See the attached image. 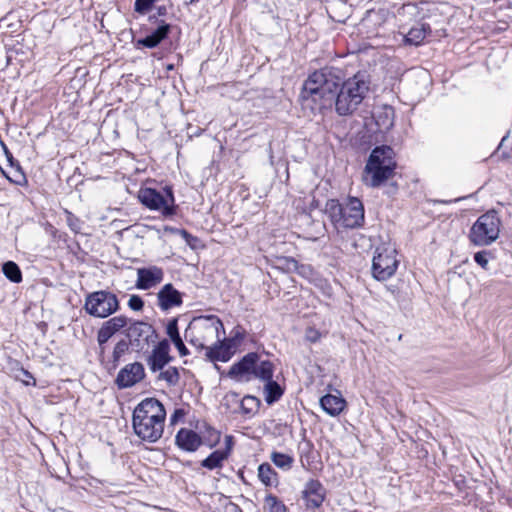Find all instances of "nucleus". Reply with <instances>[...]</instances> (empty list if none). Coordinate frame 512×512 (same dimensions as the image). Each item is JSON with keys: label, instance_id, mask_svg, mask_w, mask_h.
<instances>
[{"label": "nucleus", "instance_id": "dca6fc26", "mask_svg": "<svg viewBox=\"0 0 512 512\" xmlns=\"http://www.w3.org/2000/svg\"><path fill=\"white\" fill-rule=\"evenodd\" d=\"M308 508L316 509L321 506L325 498V490L320 482L311 480L306 484L303 492Z\"/></svg>", "mask_w": 512, "mask_h": 512}, {"label": "nucleus", "instance_id": "423d86ee", "mask_svg": "<svg viewBox=\"0 0 512 512\" xmlns=\"http://www.w3.org/2000/svg\"><path fill=\"white\" fill-rule=\"evenodd\" d=\"M326 213L336 226L355 228L364 221V208L357 198H349L341 205L336 200H329L326 204Z\"/></svg>", "mask_w": 512, "mask_h": 512}, {"label": "nucleus", "instance_id": "6e6552de", "mask_svg": "<svg viewBox=\"0 0 512 512\" xmlns=\"http://www.w3.org/2000/svg\"><path fill=\"white\" fill-rule=\"evenodd\" d=\"M398 260L396 258V249L390 243H384L375 250L372 272L377 280H387L396 271Z\"/></svg>", "mask_w": 512, "mask_h": 512}, {"label": "nucleus", "instance_id": "9d476101", "mask_svg": "<svg viewBox=\"0 0 512 512\" xmlns=\"http://www.w3.org/2000/svg\"><path fill=\"white\" fill-rule=\"evenodd\" d=\"M166 195H162L152 188H142L138 192L140 202L152 210L160 211L164 215L173 213L174 197L171 188L165 189Z\"/></svg>", "mask_w": 512, "mask_h": 512}, {"label": "nucleus", "instance_id": "39448f33", "mask_svg": "<svg viewBox=\"0 0 512 512\" xmlns=\"http://www.w3.org/2000/svg\"><path fill=\"white\" fill-rule=\"evenodd\" d=\"M335 76L323 71L312 73L304 83L303 97L311 98L321 109L331 108L338 88Z\"/></svg>", "mask_w": 512, "mask_h": 512}, {"label": "nucleus", "instance_id": "4c0bfd02", "mask_svg": "<svg viewBox=\"0 0 512 512\" xmlns=\"http://www.w3.org/2000/svg\"><path fill=\"white\" fill-rule=\"evenodd\" d=\"M305 337L308 341L314 343V342H317L320 337H321V334L318 330H316L315 328L313 327H308L305 331Z\"/></svg>", "mask_w": 512, "mask_h": 512}, {"label": "nucleus", "instance_id": "a211bd4d", "mask_svg": "<svg viewBox=\"0 0 512 512\" xmlns=\"http://www.w3.org/2000/svg\"><path fill=\"white\" fill-rule=\"evenodd\" d=\"M176 443L181 449L193 452L201 445V438L190 429H181L176 435Z\"/></svg>", "mask_w": 512, "mask_h": 512}, {"label": "nucleus", "instance_id": "393cba45", "mask_svg": "<svg viewBox=\"0 0 512 512\" xmlns=\"http://www.w3.org/2000/svg\"><path fill=\"white\" fill-rule=\"evenodd\" d=\"M274 366L270 361H259L257 358L254 367V376L259 378L263 382L272 380Z\"/></svg>", "mask_w": 512, "mask_h": 512}, {"label": "nucleus", "instance_id": "49530a36", "mask_svg": "<svg viewBox=\"0 0 512 512\" xmlns=\"http://www.w3.org/2000/svg\"><path fill=\"white\" fill-rule=\"evenodd\" d=\"M229 509L233 512H238V508L235 505H231Z\"/></svg>", "mask_w": 512, "mask_h": 512}, {"label": "nucleus", "instance_id": "473e14b6", "mask_svg": "<svg viewBox=\"0 0 512 512\" xmlns=\"http://www.w3.org/2000/svg\"><path fill=\"white\" fill-rule=\"evenodd\" d=\"M159 378L166 381L169 385H176L179 381V372L174 367L162 371Z\"/></svg>", "mask_w": 512, "mask_h": 512}, {"label": "nucleus", "instance_id": "f3484780", "mask_svg": "<svg viewBox=\"0 0 512 512\" xmlns=\"http://www.w3.org/2000/svg\"><path fill=\"white\" fill-rule=\"evenodd\" d=\"M169 361V343L163 340L153 349L148 359V365L152 371H157L161 370Z\"/></svg>", "mask_w": 512, "mask_h": 512}, {"label": "nucleus", "instance_id": "412c9836", "mask_svg": "<svg viewBox=\"0 0 512 512\" xmlns=\"http://www.w3.org/2000/svg\"><path fill=\"white\" fill-rule=\"evenodd\" d=\"M375 124L380 132H386L393 126L394 111L389 106H381L373 112Z\"/></svg>", "mask_w": 512, "mask_h": 512}, {"label": "nucleus", "instance_id": "5701e85b", "mask_svg": "<svg viewBox=\"0 0 512 512\" xmlns=\"http://www.w3.org/2000/svg\"><path fill=\"white\" fill-rule=\"evenodd\" d=\"M277 268L285 272H297L303 276H307L311 272L309 267L303 265L299 266L295 259L285 256L277 258Z\"/></svg>", "mask_w": 512, "mask_h": 512}, {"label": "nucleus", "instance_id": "a18cd8bd", "mask_svg": "<svg viewBox=\"0 0 512 512\" xmlns=\"http://www.w3.org/2000/svg\"><path fill=\"white\" fill-rule=\"evenodd\" d=\"M213 435L215 437V441H218L219 438H220V434L218 432H216V431H213Z\"/></svg>", "mask_w": 512, "mask_h": 512}, {"label": "nucleus", "instance_id": "a19ab883", "mask_svg": "<svg viewBox=\"0 0 512 512\" xmlns=\"http://www.w3.org/2000/svg\"><path fill=\"white\" fill-rule=\"evenodd\" d=\"M183 416H184L183 410H180V409L176 410L174 412V414L171 416V422L176 423L178 421V419L183 418Z\"/></svg>", "mask_w": 512, "mask_h": 512}, {"label": "nucleus", "instance_id": "6ab92c4d", "mask_svg": "<svg viewBox=\"0 0 512 512\" xmlns=\"http://www.w3.org/2000/svg\"><path fill=\"white\" fill-rule=\"evenodd\" d=\"M159 305L163 310H168L174 306L181 304L180 293L172 287L171 284H166L158 293Z\"/></svg>", "mask_w": 512, "mask_h": 512}, {"label": "nucleus", "instance_id": "e433bc0d", "mask_svg": "<svg viewBox=\"0 0 512 512\" xmlns=\"http://www.w3.org/2000/svg\"><path fill=\"white\" fill-rule=\"evenodd\" d=\"M21 375L22 376H17V378L26 386H29V385H35L36 384V381L35 379L32 377V375L24 370V369H21Z\"/></svg>", "mask_w": 512, "mask_h": 512}, {"label": "nucleus", "instance_id": "0eeeda50", "mask_svg": "<svg viewBox=\"0 0 512 512\" xmlns=\"http://www.w3.org/2000/svg\"><path fill=\"white\" fill-rule=\"evenodd\" d=\"M501 232V220L495 211L481 215L472 225L469 240L476 246H489L494 243Z\"/></svg>", "mask_w": 512, "mask_h": 512}, {"label": "nucleus", "instance_id": "1a4fd4ad", "mask_svg": "<svg viewBox=\"0 0 512 512\" xmlns=\"http://www.w3.org/2000/svg\"><path fill=\"white\" fill-rule=\"evenodd\" d=\"M119 308V302L111 292L96 291L86 297L84 309L94 317L106 318L116 312Z\"/></svg>", "mask_w": 512, "mask_h": 512}, {"label": "nucleus", "instance_id": "f8f14e48", "mask_svg": "<svg viewBox=\"0 0 512 512\" xmlns=\"http://www.w3.org/2000/svg\"><path fill=\"white\" fill-rule=\"evenodd\" d=\"M145 376L144 367L141 363L135 362L122 368L116 378V383L121 388H127L140 382Z\"/></svg>", "mask_w": 512, "mask_h": 512}, {"label": "nucleus", "instance_id": "4468645a", "mask_svg": "<svg viewBox=\"0 0 512 512\" xmlns=\"http://www.w3.org/2000/svg\"><path fill=\"white\" fill-rule=\"evenodd\" d=\"M127 325V318L125 316H115L108 321L104 322L100 327L97 334V341L99 345L106 343L115 333L120 331Z\"/></svg>", "mask_w": 512, "mask_h": 512}, {"label": "nucleus", "instance_id": "ea45409f", "mask_svg": "<svg viewBox=\"0 0 512 512\" xmlns=\"http://www.w3.org/2000/svg\"><path fill=\"white\" fill-rule=\"evenodd\" d=\"M174 345L178 349L181 356H185L188 354V350L182 340L178 341V343H175Z\"/></svg>", "mask_w": 512, "mask_h": 512}, {"label": "nucleus", "instance_id": "2eb2a0df", "mask_svg": "<svg viewBox=\"0 0 512 512\" xmlns=\"http://www.w3.org/2000/svg\"><path fill=\"white\" fill-rule=\"evenodd\" d=\"M257 354L249 353L241 361L234 364L229 371V376L236 380L249 379L254 372Z\"/></svg>", "mask_w": 512, "mask_h": 512}, {"label": "nucleus", "instance_id": "de8ad7c7", "mask_svg": "<svg viewBox=\"0 0 512 512\" xmlns=\"http://www.w3.org/2000/svg\"><path fill=\"white\" fill-rule=\"evenodd\" d=\"M2 147H3V149H4L5 153H6V155H8L9 153H8L7 147L4 145V143H2Z\"/></svg>", "mask_w": 512, "mask_h": 512}, {"label": "nucleus", "instance_id": "b1692460", "mask_svg": "<svg viewBox=\"0 0 512 512\" xmlns=\"http://www.w3.org/2000/svg\"><path fill=\"white\" fill-rule=\"evenodd\" d=\"M170 25L162 24L159 26L151 35H148L144 39L138 41L139 45L153 48L157 46L168 34Z\"/></svg>", "mask_w": 512, "mask_h": 512}, {"label": "nucleus", "instance_id": "bb28decb", "mask_svg": "<svg viewBox=\"0 0 512 512\" xmlns=\"http://www.w3.org/2000/svg\"><path fill=\"white\" fill-rule=\"evenodd\" d=\"M258 477L266 486H272L277 483V475L271 466L267 463L261 464L259 466Z\"/></svg>", "mask_w": 512, "mask_h": 512}, {"label": "nucleus", "instance_id": "09e8293b", "mask_svg": "<svg viewBox=\"0 0 512 512\" xmlns=\"http://www.w3.org/2000/svg\"><path fill=\"white\" fill-rule=\"evenodd\" d=\"M187 1H188V3H192L194 0H187Z\"/></svg>", "mask_w": 512, "mask_h": 512}, {"label": "nucleus", "instance_id": "7ed1b4c3", "mask_svg": "<svg viewBox=\"0 0 512 512\" xmlns=\"http://www.w3.org/2000/svg\"><path fill=\"white\" fill-rule=\"evenodd\" d=\"M395 167L393 150L388 146L376 147L365 166L363 181L368 186L377 187L392 177Z\"/></svg>", "mask_w": 512, "mask_h": 512}, {"label": "nucleus", "instance_id": "79ce46f5", "mask_svg": "<svg viewBox=\"0 0 512 512\" xmlns=\"http://www.w3.org/2000/svg\"><path fill=\"white\" fill-rule=\"evenodd\" d=\"M170 339H171V341L173 342V344L178 343V341H181V340H182V339H181V337H180V334H179V333H178V334H175V335H172V336L170 337Z\"/></svg>", "mask_w": 512, "mask_h": 512}, {"label": "nucleus", "instance_id": "58836bf2", "mask_svg": "<svg viewBox=\"0 0 512 512\" xmlns=\"http://www.w3.org/2000/svg\"><path fill=\"white\" fill-rule=\"evenodd\" d=\"M166 330H167V334L169 337H171L172 335L178 334L179 331H178V326H177V319L171 320L167 324Z\"/></svg>", "mask_w": 512, "mask_h": 512}, {"label": "nucleus", "instance_id": "7c9ffc66", "mask_svg": "<svg viewBox=\"0 0 512 512\" xmlns=\"http://www.w3.org/2000/svg\"><path fill=\"white\" fill-rule=\"evenodd\" d=\"M260 401L254 396H245L241 401V410L244 414H254L257 412Z\"/></svg>", "mask_w": 512, "mask_h": 512}, {"label": "nucleus", "instance_id": "c9c22d12", "mask_svg": "<svg viewBox=\"0 0 512 512\" xmlns=\"http://www.w3.org/2000/svg\"><path fill=\"white\" fill-rule=\"evenodd\" d=\"M129 307L134 311H140L143 308V301L137 295H132L128 301Z\"/></svg>", "mask_w": 512, "mask_h": 512}, {"label": "nucleus", "instance_id": "4be33fe9", "mask_svg": "<svg viewBox=\"0 0 512 512\" xmlns=\"http://www.w3.org/2000/svg\"><path fill=\"white\" fill-rule=\"evenodd\" d=\"M320 405L331 416L339 415L346 407V401L341 396L327 394L320 399Z\"/></svg>", "mask_w": 512, "mask_h": 512}, {"label": "nucleus", "instance_id": "72a5a7b5", "mask_svg": "<svg viewBox=\"0 0 512 512\" xmlns=\"http://www.w3.org/2000/svg\"><path fill=\"white\" fill-rule=\"evenodd\" d=\"M490 259L491 253L486 250H482L474 254V261L484 270H488Z\"/></svg>", "mask_w": 512, "mask_h": 512}, {"label": "nucleus", "instance_id": "2f4dec72", "mask_svg": "<svg viewBox=\"0 0 512 512\" xmlns=\"http://www.w3.org/2000/svg\"><path fill=\"white\" fill-rule=\"evenodd\" d=\"M265 508H267L269 512H286L285 505L272 495L265 498Z\"/></svg>", "mask_w": 512, "mask_h": 512}, {"label": "nucleus", "instance_id": "37998d69", "mask_svg": "<svg viewBox=\"0 0 512 512\" xmlns=\"http://www.w3.org/2000/svg\"><path fill=\"white\" fill-rule=\"evenodd\" d=\"M170 339H171V341L173 342V344L178 343V341H181V340H182V339H181V337H180V334H179V333H178V334H175V335H172V336L170 337Z\"/></svg>", "mask_w": 512, "mask_h": 512}, {"label": "nucleus", "instance_id": "f257e3e1", "mask_svg": "<svg viewBox=\"0 0 512 512\" xmlns=\"http://www.w3.org/2000/svg\"><path fill=\"white\" fill-rule=\"evenodd\" d=\"M166 412L154 398L143 400L133 412V429L143 440L155 442L163 433Z\"/></svg>", "mask_w": 512, "mask_h": 512}, {"label": "nucleus", "instance_id": "cd10ccee", "mask_svg": "<svg viewBox=\"0 0 512 512\" xmlns=\"http://www.w3.org/2000/svg\"><path fill=\"white\" fill-rule=\"evenodd\" d=\"M427 29L424 24L413 27L406 35V41L408 43L419 45L427 35Z\"/></svg>", "mask_w": 512, "mask_h": 512}, {"label": "nucleus", "instance_id": "ddd939ff", "mask_svg": "<svg viewBox=\"0 0 512 512\" xmlns=\"http://www.w3.org/2000/svg\"><path fill=\"white\" fill-rule=\"evenodd\" d=\"M136 287L147 290L158 285L163 279V271L158 267L140 268L137 270Z\"/></svg>", "mask_w": 512, "mask_h": 512}, {"label": "nucleus", "instance_id": "a878e982", "mask_svg": "<svg viewBox=\"0 0 512 512\" xmlns=\"http://www.w3.org/2000/svg\"><path fill=\"white\" fill-rule=\"evenodd\" d=\"M283 394V389L280 387V385L273 380H269L265 382L264 385V396L265 401L268 404H271L278 400Z\"/></svg>", "mask_w": 512, "mask_h": 512}, {"label": "nucleus", "instance_id": "f03ea898", "mask_svg": "<svg viewBox=\"0 0 512 512\" xmlns=\"http://www.w3.org/2000/svg\"><path fill=\"white\" fill-rule=\"evenodd\" d=\"M225 330L222 321L215 315L193 318L186 331V340L197 350L206 351L216 343L219 337H224Z\"/></svg>", "mask_w": 512, "mask_h": 512}, {"label": "nucleus", "instance_id": "9b49d317", "mask_svg": "<svg viewBox=\"0 0 512 512\" xmlns=\"http://www.w3.org/2000/svg\"><path fill=\"white\" fill-rule=\"evenodd\" d=\"M241 339L236 337L231 338H218L216 343L210 345V347L205 351L206 359L210 361H222L227 362L236 352Z\"/></svg>", "mask_w": 512, "mask_h": 512}, {"label": "nucleus", "instance_id": "f704fd0d", "mask_svg": "<svg viewBox=\"0 0 512 512\" xmlns=\"http://www.w3.org/2000/svg\"><path fill=\"white\" fill-rule=\"evenodd\" d=\"M128 350V343L124 340L119 341L113 350V359L115 362H118L122 355L126 353Z\"/></svg>", "mask_w": 512, "mask_h": 512}, {"label": "nucleus", "instance_id": "c85d7f7f", "mask_svg": "<svg viewBox=\"0 0 512 512\" xmlns=\"http://www.w3.org/2000/svg\"><path fill=\"white\" fill-rule=\"evenodd\" d=\"M3 273L12 282L19 283L22 280V274L18 265L12 261H8L3 265Z\"/></svg>", "mask_w": 512, "mask_h": 512}, {"label": "nucleus", "instance_id": "20e7f679", "mask_svg": "<svg viewBox=\"0 0 512 512\" xmlns=\"http://www.w3.org/2000/svg\"><path fill=\"white\" fill-rule=\"evenodd\" d=\"M369 90L368 82L364 75L356 74L344 81L341 88H337L335 110L339 115H348L357 109Z\"/></svg>", "mask_w": 512, "mask_h": 512}, {"label": "nucleus", "instance_id": "aec40b11", "mask_svg": "<svg viewBox=\"0 0 512 512\" xmlns=\"http://www.w3.org/2000/svg\"><path fill=\"white\" fill-rule=\"evenodd\" d=\"M226 449L225 450H216L206 459L201 462V465L210 470L219 468L222 466V463L225 459H227L229 452L232 447V437H225Z\"/></svg>", "mask_w": 512, "mask_h": 512}, {"label": "nucleus", "instance_id": "c03bdc74", "mask_svg": "<svg viewBox=\"0 0 512 512\" xmlns=\"http://www.w3.org/2000/svg\"><path fill=\"white\" fill-rule=\"evenodd\" d=\"M182 234L185 237V239L187 240V242L190 244L189 239L191 238V236L186 231H182Z\"/></svg>", "mask_w": 512, "mask_h": 512}, {"label": "nucleus", "instance_id": "c756f323", "mask_svg": "<svg viewBox=\"0 0 512 512\" xmlns=\"http://www.w3.org/2000/svg\"><path fill=\"white\" fill-rule=\"evenodd\" d=\"M271 461L279 468L281 469H290L294 459L288 454L279 453V452H273L271 454Z\"/></svg>", "mask_w": 512, "mask_h": 512}]
</instances>
